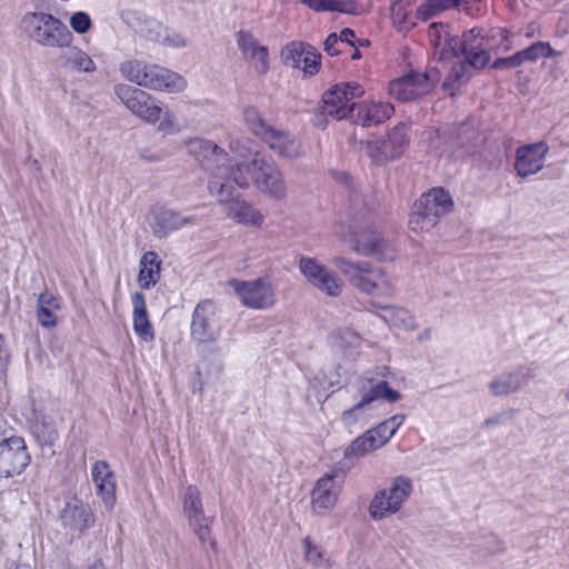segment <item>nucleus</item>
<instances>
[{"instance_id":"obj_31","label":"nucleus","mask_w":569,"mask_h":569,"mask_svg":"<svg viewBox=\"0 0 569 569\" xmlns=\"http://www.w3.org/2000/svg\"><path fill=\"white\" fill-rule=\"evenodd\" d=\"M62 300L52 290L46 289L39 295L37 318L44 328L57 326L58 311L61 309Z\"/></svg>"},{"instance_id":"obj_13","label":"nucleus","mask_w":569,"mask_h":569,"mask_svg":"<svg viewBox=\"0 0 569 569\" xmlns=\"http://www.w3.org/2000/svg\"><path fill=\"white\" fill-rule=\"evenodd\" d=\"M365 89L356 82H341L322 96L321 114L345 119L355 108V99L362 97Z\"/></svg>"},{"instance_id":"obj_64","label":"nucleus","mask_w":569,"mask_h":569,"mask_svg":"<svg viewBox=\"0 0 569 569\" xmlns=\"http://www.w3.org/2000/svg\"><path fill=\"white\" fill-rule=\"evenodd\" d=\"M88 569H104V566L100 560H94Z\"/></svg>"},{"instance_id":"obj_34","label":"nucleus","mask_w":569,"mask_h":569,"mask_svg":"<svg viewBox=\"0 0 569 569\" xmlns=\"http://www.w3.org/2000/svg\"><path fill=\"white\" fill-rule=\"evenodd\" d=\"M66 48L67 50L59 57L62 68L79 73H91L96 71L97 66L86 51L79 47H71V44Z\"/></svg>"},{"instance_id":"obj_62","label":"nucleus","mask_w":569,"mask_h":569,"mask_svg":"<svg viewBox=\"0 0 569 569\" xmlns=\"http://www.w3.org/2000/svg\"><path fill=\"white\" fill-rule=\"evenodd\" d=\"M228 284L234 286V284H263V283H262L261 279H257V280H254L252 282L230 280L228 282Z\"/></svg>"},{"instance_id":"obj_25","label":"nucleus","mask_w":569,"mask_h":569,"mask_svg":"<svg viewBox=\"0 0 569 569\" xmlns=\"http://www.w3.org/2000/svg\"><path fill=\"white\" fill-rule=\"evenodd\" d=\"M92 481L97 493L101 497L107 509H112L116 502V478L113 471L106 461H97L91 469Z\"/></svg>"},{"instance_id":"obj_7","label":"nucleus","mask_w":569,"mask_h":569,"mask_svg":"<svg viewBox=\"0 0 569 569\" xmlns=\"http://www.w3.org/2000/svg\"><path fill=\"white\" fill-rule=\"evenodd\" d=\"M22 30L34 42L48 48H66L73 40L71 31L52 14L44 12L27 13L21 20Z\"/></svg>"},{"instance_id":"obj_60","label":"nucleus","mask_w":569,"mask_h":569,"mask_svg":"<svg viewBox=\"0 0 569 569\" xmlns=\"http://www.w3.org/2000/svg\"><path fill=\"white\" fill-rule=\"evenodd\" d=\"M323 290L328 296H338L340 293L341 287H319Z\"/></svg>"},{"instance_id":"obj_41","label":"nucleus","mask_w":569,"mask_h":569,"mask_svg":"<svg viewBox=\"0 0 569 569\" xmlns=\"http://www.w3.org/2000/svg\"><path fill=\"white\" fill-rule=\"evenodd\" d=\"M305 560L317 569H330L331 562L327 559L320 548L307 537L302 541Z\"/></svg>"},{"instance_id":"obj_16","label":"nucleus","mask_w":569,"mask_h":569,"mask_svg":"<svg viewBox=\"0 0 569 569\" xmlns=\"http://www.w3.org/2000/svg\"><path fill=\"white\" fill-rule=\"evenodd\" d=\"M60 521L69 531L81 535L93 526L94 516L88 503L73 497L61 509Z\"/></svg>"},{"instance_id":"obj_50","label":"nucleus","mask_w":569,"mask_h":569,"mask_svg":"<svg viewBox=\"0 0 569 569\" xmlns=\"http://www.w3.org/2000/svg\"><path fill=\"white\" fill-rule=\"evenodd\" d=\"M161 39L162 40H159L158 43L164 47L179 49L187 46L186 39L180 33L170 30L167 27H164V32L162 33Z\"/></svg>"},{"instance_id":"obj_39","label":"nucleus","mask_w":569,"mask_h":569,"mask_svg":"<svg viewBox=\"0 0 569 569\" xmlns=\"http://www.w3.org/2000/svg\"><path fill=\"white\" fill-rule=\"evenodd\" d=\"M243 118L248 129L261 140L272 128L266 123L260 112L253 107H248L244 109Z\"/></svg>"},{"instance_id":"obj_9","label":"nucleus","mask_w":569,"mask_h":569,"mask_svg":"<svg viewBox=\"0 0 569 569\" xmlns=\"http://www.w3.org/2000/svg\"><path fill=\"white\" fill-rule=\"evenodd\" d=\"M250 167L249 182L267 197L274 200H283L288 196V187L280 167L272 160L259 156L258 152L250 162H243Z\"/></svg>"},{"instance_id":"obj_55","label":"nucleus","mask_w":569,"mask_h":569,"mask_svg":"<svg viewBox=\"0 0 569 569\" xmlns=\"http://www.w3.org/2000/svg\"><path fill=\"white\" fill-rule=\"evenodd\" d=\"M339 44L341 43L339 42L338 34L331 33L323 43V50L330 56H337L341 51Z\"/></svg>"},{"instance_id":"obj_38","label":"nucleus","mask_w":569,"mask_h":569,"mask_svg":"<svg viewBox=\"0 0 569 569\" xmlns=\"http://www.w3.org/2000/svg\"><path fill=\"white\" fill-rule=\"evenodd\" d=\"M435 57L440 61H449L452 58H458L462 54V41L461 38L452 37L448 32H445L442 46L435 48Z\"/></svg>"},{"instance_id":"obj_33","label":"nucleus","mask_w":569,"mask_h":569,"mask_svg":"<svg viewBox=\"0 0 569 569\" xmlns=\"http://www.w3.org/2000/svg\"><path fill=\"white\" fill-rule=\"evenodd\" d=\"M241 302L252 309H264L273 305L274 295L271 287H234Z\"/></svg>"},{"instance_id":"obj_57","label":"nucleus","mask_w":569,"mask_h":569,"mask_svg":"<svg viewBox=\"0 0 569 569\" xmlns=\"http://www.w3.org/2000/svg\"><path fill=\"white\" fill-rule=\"evenodd\" d=\"M356 38V34L353 30L346 28L341 30L340 34L338 36L339 42L347 43L349 46H353V39Z\"/></svg>"},{"instance_id":"obj_19","label":"nucleus","mask_w":569,"mask_h":569,"mask_svg":"<svg viewBox=\"0 0 569 569\" xmlns=\"http://www.w3.org/2000/svg\"><path fill=\"white\" fill-rule=\"evenodd\" d=\"M462 56L475 69L485 68L490 61L489 50L492 48L490 39L483 37L480 30L471 29L461 37Z\"/></svg>"},{"instance_id":"obj_20","label":"nucleus","mask_w":569,"mask_h":569,"mask_svg":"<svg viewBox=\"0 0 569 569\" xmlns=\"http://www.w3.org/2000/svg\"><path fill=\"white\" fill-rule=\"evenodd\" d=\"M549 147L545 142L522 146L517 149L515 169L518 176L526 178L538 173L545 166Z\"/></svg>"},{"instance_id":"obj_54","label":"nucleus","mask_w":569,"mask_h":569,"mask_svg":"<svg viewBox=\"0 0 569 569\" xmlns=\"http://www.w3.org/2000/svg\"><path fill=\"white\" fill-rule=\"evenodd\" d=\"M445 32H448L446 30V26L442 23H431L429 27V37L435 48H439V46H442L443 36Z\"/></svg>"},{"instance_id":"obj_53","label":"nucleus","mask_w":569,"mask_h":569,"mask_svg":"<svg viewBox=\"0 0 569 569\" xmlns=\"http://www.w3.org/2000/svg\"><path fill=\"white\" fill-rule=\"evenodd\" d=\"M252 141L248 138H234L230 141V150L240 158H247L251 153Z\"/></svg>"},{"instance_id":"obj_18","label":"nucleus","mask_w":569,"mask_h":569,"mask_svg":"<svg viewBox=\"0 0 569 569\" xmlns=\"http://www.w3.org/2000/svg\"><path fill=\"white\" fill-rule=\"evenodd\" d=\"M281 56L284 64L301 69L306 74L312 76L319 71L320 54L309 44L290 42L283 48Z\"/></svg>"},{"instance_id":"obj_35","label":"nucleus","mask_w":569,"mask_h":569,"mask_svg":"<svg viewBox=\"0 0 569 569\" xmlns=\"http://www.w3.org/2000/svg\"><path fill=\"white\" fill-rule=\"evenodd\" d=\"M159 272L160 261L158 256L152 251L146 252L140 260V284H156L159 280Z\"/></svg>"},{"instance_id":"obj_5","label":"nucleus","mask_w":569,"mask_h":569,"mask_svg":"<svg viewBox=\"0 0 569 569\" xmlns=\"http://www.w3.org/2000/svg\"><path fill=\"white\" fill-rule=\"evenodd\" d=\"M405 419V415H395L355 438L346 447L342 459L337 462L336 470L346 472L356 465L357 460L382 448L395 436Z\"/></svg>"},{"instance_id":"obj_8","label":"nucleus","mask_w":569,"mask_h":569,"mask_svg":"<svg viewBox=\"0 0 569 569\" xmlns=\"http://www.w3.org/2000/svg\"><path fill=\"white\" fill-rule=\"evenodd\" d=\"M232 183L234 182L229 178L223 181L210 179L208 189L210 194L224 206L227 218L246 227H261L264 222L263 214L250 202L239 196H234Z\"/></svg>"},{"instance_id":"obj_42","label":"nucleus","mask_w":569,"mask_h":569,"mask_svg":"<svg viewBox=\"0 0 569 569\" xmlns=\"http://www.w3.org/2000/svg\"><path fill=\"white\" fill-rule=\"evenodd\" d=\"M472 66L468 62V60H460L458 62H456L452 68H451V71L449 73V76L447 77L446 81L443 82V87L446 89H449V88H456V87H460L462 86L463 83H466L469 78H470V68Z\"/></svg>"},{"instance_id":"obj_1","label":"nucleus","mask_w":569,"mask_h":569,"mask_svg":"<svg viewBox=\"0 0 569 569\" xmlns=\"http://www.w3.org/2000/svg\"><path fill=\"white\" fill-rule=\"evenodd\" d=\"M388 375L389 369L380 367L375 373L367 372L350 386L358 399L340 415V421L346 429L352 430L372 419L375 417V405L378 400L381 399L389 403L400 400L401 395L390 387Z\"/></svg>"},{"instance_id":"obj_4","label":"nucleus","mask_w":569,"mask_h":569,"mask_svg":"<svg viewBox=\"0 0 569 569\" xmlns=\"http://www.w3.org/2000/svg\"><path fill=\"white\" fill-rule=\"evenodd\" d=\"M119 71L129 82L152 91L178 93L187 88V81L181 74L143 60H127L120 64Z\"/></svg>"},{"instance_id":"obj_27","label":"nucleus","mask_w":569,"mask_h":569,"mask_svg":"<svg viewBox=\"0 0 569 569\" xmlns=\"http://www.w3.org/2000/svg\"><path fill=\"white\" fill-rule=\"evenodd\" d=\"M335 478V473H327L316 482L311 496L315 510H328L336 505L339 486L336 483Z\"/></svg>"},{"instance_id":"obj_15","label":"nucleus","mask_w":569,"mask_h":569,"mask_svg":"<svg viewBox=\"0 0 569 569\" xmlns=\"http://www.w3.org/2000/svg\"><path fill=\"white\" fill-rule=\"evenodd\" d=\"M183 512L187 517L189 528L200 542L204 543L209 539L210 519L204 515L200 491L194 486H189L186 489Z\"/></svg>"},{"instance_id":"obj_29","label":"nucleus","mask_w":569,"mask_h":569,"mask_svg":"<svg viewBox=\"0 0 569 569\" xmlns=\"http://www.w3.org/2000/svg\"><path fill=\"white\" fill-rule=\"evenodd\" d=\"M298 268L307 281L313 284H336L337 277L319 260L308 256H301Z\"/></svg>"},{"instance_id":"obj_10","label":"nucleus","mask_w":569,"mask_h":569,"mask_svg":"<svg viewBox=\"0 0 569 569\" xmlns=\"http://www.w3.org/2000/svg\"><path fill=\"white\" fill-rule=\"evenodd\" d=\"M413 489L412 480L407 476L392 478L387 488L378 491L369 506V515L375 520L398 512Z\"/></svg>"},{"instance_id":"obj_2","label":"nucleus","mask_w":569,"mask_h":569,"mask_svg":"<svg viewBox=\"0 0 569 569\" xmlns=\"http://www.w3.org/2000/svg\"><path fill=\"white\" fill-rule=\"evenodd\" d=\"M224 323L226 321L220 317L211 301H201L194 308L190 326V337L198 356L202 360H219L228 353L232 338L220 339ZM229 336H231L230 331Z\"/></svg>"},{"instance_id":"obj_47","label":"nucleus","mask_w":569,"mask_h":569,"mask_svg":"<svg viewBox=\"0 0 569 569\" xmlns=\"http://www.w3.org/2000/svg\"><path fill=\"white\" fill-rule=\"evenodd\" d=\"M158 130L167 134H173L180 131L178 120L170 110H163L161 108L160 120H158Z\"/></svg>"},{"instance_id":"obj_24","label":"nucleus","mask_w":569,"mask_h":569,"mask_svg":"<svg viewBox=\"0 0 569 569\" xmlns=\"http://www.w3.org/2000/svg\"><path fill=\"white\" fill-rule=\"evenodd\" d=\"M194 220V217H186L171 209L160 208L153 213L150 226L153 234L162 239L187 224H193Z\"/></svg>"},{"instance_id":"obj_48","label":"nucleus","mask_w":569,"mask_h":569,"mask_svg":"<svg viewBox=\"0 0 569 569\" xmlns=\"http://www.w3.org/2000/svg\"><path fill=\"white\" fill-rule=\"evenodd\" d=\"M388 139L390 140L392 148L396 149L399 156L403 152L405 148L409 142L405 126L395 127L389 132Z\"/></svg>"},{"instance_id":"obj_17","label":"nucleus","mask_w":569,"mask_h":569,"mask_svg":"<svg viewBox=\"0 0 569 569\" xmlns=\"http://www.w3.org/2000/svg\"><path fill=\"white\" fill-rule=\"evenodd\" d=\"M332 264L350 282L379 284L385 281L382 269L373 267L369 262H353L342 257H336L332 259Z\"/></svg>"},{"instance_id":"obj_30","label":"nucleus","mask_w":569,"mask_h":569,"mask_svg":"<svg viewBox=\"0 0 569 569\" xmlns=\"http://www.w3.org/2000/svg\"><path fill=\"white\" fill-rule=\"evenodd\" d=\"M132 323L134 333L146 342L153 340V328L149 320L144 297L140 292L131 296Z\"/></svg>"},{"instance_id":"obj_12","label":"nucleus","mask_w":569,"mask_h":569,"mask_svg":"<svg viewBox=\"0 0 569 569\" xmlns=\"http://www.w3.org/2000/svg\"><path fill=\"white\" fill-rule=\"evenodd\" d=\"M114 93L128 110L146 122L156 124L160 120V101L147 91L126 83H119L114 86Z\"/></svg>"},{"instance_id":"obj_63","label":"nucleus","mask_w":569,"mask_h":569,"mask_svg":"<svg viewBox=\"0 0 569 569\" xmlns=\"http://www.w3.org/2000/svg\"><path fill=\"white\" fill-rule=\"evenodd\" d=\"M430 339V330L426 329L418 336V341L422 342Z\"/></svg>"},{"instance_id":"obj_59","label":"nucleus","mask_w":569,"mask_h":569,"mask_svg":"<svg viewBox=\"0 0 569 569\" xmlns=\"http://www.w3.org/2000/svg\"><path fill=\"white\" fill-rule=\"evenodd\" d=\"M492 67L495 69H505V68L509 69L508 58H499V59H497L493 62Z\"/></svg>"},{"instance_id":"obj_45","label":"nucleus","mask_w":569,"mask_h":569,"mask_svg":"<svg viewBox=\"0 0 569 569\" xmlns=\"http://www.w3.org/2000/svg\"><path fill=\"white\" fill-rule=\"evenodd\" d=\"M523 62L526 61H536L539 58L551 57L555 51L548 42H536L531 44L529 48L520 51Z\"/></svg>"},{"instance_id":"obj_22","label":"nucleus","mask_w":569,"mask_h":569,"mask_svg":"<svg viewBox=\"0 0 569 569\" xmlns=\"http://www.w3.org/2000/svg\"><path fill=\"white\" fill-rule=\"evenodd\" d=\"M262 141L280 158L297 159L305 154L301 142L289 131L272 127Z\"/></svg>"},{"instance_id":"obj_52","label":"nucleus","mask_w":569,"mask_h":569,"mask_svg":"<svg viewBox=\"0 0 569 569\" xmlns=\"http://www.w3.org/2000/svg\"><path fill=\"white\" fill-rule=\"evenodd\" d=\"M363 152L377 164H383L382 146L380 140L367 141L362 146Z\"/></svg>"},{"instance_id":"obj_23","label":"nucleus","mask_w":569,"mask_h":569,"mask_svg":"<svg viewBox=\"0 0 569 569\" xmlns=\"http://www.w3.org/2000/svg\"><path fill=\"white\" fill-rule=\"evenodd\" d=\"M533 377L535 371L530 368L503 372L492 379L489 390L496 397L509 396L521 390Z\"/></svg>"},{"instance_id":"obj_44","label":"nucleus","mask_w":569,"mask_h":569,"mask_svg":"<svg viewBox=\"0 0 569 569\" xmlns=\"http://www.w3.org/2000/svg\"><path fill=\"white\" fill-rule=\"evenodd\" d=\"M301 2L316 11L348 12V3L345 0H301Z\"/></svg>"},{"instance_id":"obj_14","label":"nucleus","mask_w":569,"mask_h":569,"mask_svg":"<svg viewBox=\"0 0 569 569\" xmlns=\"http://www.w3.org/2000/svg\"><path fill=\"white\" fill-rule=\"evenodd\" d=\"M440 72L431 68L423 73H409L389 84V94L402 102L415 100L427 94L439 81Z\"/></svg>"},{"instance_id":"obj_11","label":"nucleus","mask_w":569,"mask_h":569,"mask_svg":"<svg viewBox=\"0 0 569 569\" xmlns=\"http://www.w3.org/2000/svg\"><path fill=\"white\" fill-rule=\"evenodd\" d=\"M6 422L0 418V478L20 475L30 462L26 442L9 436Z\"/></svg>"},{"instance_id":"obj_26","label":"nucleus","mask_w":569,"mask_h":569,"mask_svg":"<svg viewBox=\"0 0 569 569\" xmlns=\"http://www.w3.org/2000/svg\"><path fill=\"white\" fill-rule=\"evenodd\" d=\"M415 203L417 204V208H421L438 220L453 209V200L451 196L442 188H433L429 190Z\"/></svg>"},{"instance_id":"obj_56","label":"nucleus","mask_w":569,"mask_h":569,"mask_svg":"<svg viewBox=\"0 0 569 569\" xmlns=\"http://www.w3.org/2000/svg\"><path fill=\"white\" fill-rule=\"evenodd\" d=\"M380 142L382 146V156L385 163L388 162L389 160L399 157L398 152L396 151L395 148H392V144L388 138L385 140H380Z\"/></svg>"},{"instance_id":"obj_58","label":"nucleus","mask_w":569,"mask_h":569,"mask_svg":"<svg viewBox=\"0 0 569 569\" xmlns=\"http://www.w3.org/2000/svg\"><path fill=\"white\" fill-rule=\"evenodd\" d=\"M508 63H509V69L516 68V67L522 64L523 59H522L521 52L519 51V52L515 53L513 56L508 57Z\"/></svg>"},{"instance_id":"obj_51","label":"nucleus","mask_w":569,"mask_h":569,"mask_svg":"<svg viewBox=\"0 0 569 569\" xmlns=\"http://www.w3.org/2000/svg\"><path fill=\"white\" fill-rule=\"evenodd\" d=\"M70 26L77 33H86L92 26L88 13L78 11L70 17Z\"/></svg>"},{"instance_id":"obj_36","label":"nucleus","mask_w":569,"mask_h":569,"mask_svg":"<svg viewBox=\"0 0 569 569\" xmlns=\"http://www.w3.org/2000/svg\"><path fill=\"white\" fill-rule=\"evenodd\" d=\"M385 320L397 329L405 331H413L417 328L413 316L402 308H388L386 309Z\"/></svg>"},{"instance_id":"obj_49","label":"nucleus","mask_w":569,"mask_h":569,"mask_svg":"<svg viewBox=\"0 0 569 569\" xmlns=\"http://www.w3.org/2000/svg\"><path fill=\"white\" fill-rule=\"evenodd\" d=\"M481 0H446L449 10L456 9L467 16H475L479 11Z\"/></svg>"},{"instance_id":"obj_61","label":"nucleus","mask_w":569,"mask_h":569,"mask_svg":"<svg viewBox=\"0 0 569 569\" xmlns=\"http://www.w3.org/2000/svg\"><path fill=\"white\" fill-rule=\"evenodd\" d=\"M491 33H492V38L495 37H501L502 39H507L508 38V34L509 32L505 29H500V28H497V29H492L491 30Z\"/></svg>"},{"instance_id":"obj_21","label":"nucleus","mask_w":569,"mask_h":569,"mask_svg":"<svg viewBox=\"0 0 569 569\" xmlns=\"http://www.w3.org/2000/svg\"><path fill=\"white\" fill-rule=\"evenodd\" d=\"M236 42L243 58L250 62L257 73L263 74L268 71V49L267 47L260 44V42L250 31L240 30L236 34Z\"/></svg>"},{"instance_id":"obj_6","label":"nucleus","mask_w":569,"mask_h":569,"mask_svg":"<svg viewBox=\"0 0 569 569\" xmlns=\"http://www.w3.org/2000/svg\"><path fill=\"white\" fill-rule=\"evenodd\" d=\"M376 217L375 207L367 208L365 206L358 210L352 217L348 241L358 253L373 256L382 260L392 259L393 250L389 243L371 228Z\"/></svg>"},{"instance_id":"obj_46","label":"nucleus","mask_w":569,"mask_h":569,"mask_svg":"<svg viewBox=\"0 0 569 569\" xmlns=\"http://www.w3.org/2000/svg\"><path fill=\"white\" fill-rule=\"evenodd\" d=\"M332 343L338 348L358 347L360 337L350 329H343L332 335Z\"/></svg>"},{"instance_id":"obj_37","label":"nucleus","mask_w":569,"mask_h":569,"mask_svg":"<svg viewBox=\"0 0 569 569\" xmlns=\"http://www.w3.org/2000/svg\"><path fill=\"white\" fill-rule=\"evenodd\" d=\"M391 19L393 26L399 31H407L415 26L413 18L409 16V1L408 0H392L391 3Z\"/></svg>"},{"instance_id":"obj_3","label":"nucleus","mask_w":569,"mask_h":569,"mask_svg":"<svg viewBox=\"0 0 569 569\" xmlns=\"http://www.w3.org/2000/svg\"><path fill=\"white\" fill-rule=\"evenodd\" d=\"M188 150L211 172L210 179L223 181L229 178L239 188L249 187L250 167L242 161L231 163L227 152L218 144L196 138L189 142Z\"/></svg>"},{"instance_id":"obj_32","label":"nucleus","mask_w":569,"mask_h":569,"mask_svg":"<svg viewBox=\"0 0 569 569\" xmlns=\"http://www.w3.org/2000/svg\"><path fill=\"white\" fill-rule=\"evenodd\" d=\"M392 113L393 107L388 102H363L359 106L356 122L362 127L377 126L389 119Z\"/></svg>"},{"instance_id":"obj_40","label":"nucleus","mask_w":569,"mask_h":569,"mask_svg":"<svg viewBox=\"0 0 569 569\" xmlns=\"http://www.w3.org/2000/svg\"><path fill=\"white\" fill-rule=\"evenodd\" d=\"M438 221L439 220L432 214L421 208H417V204L415 203L409 219V227L415 232H428L438 223Z\"/></svg>"},{"instance_id":"obj_28","label":"nucleus","mask_w":569,"mask_h":569,"mask_svg":"<svg viewBox=\"0 0 569 569\" xmlns=\"http://www.w3.org/2000/svg\"><path fill=\"white\" fill-rule=\"evenodd\" d=\"M124 20L134 32L144 39L157 43L159 40H162L161 36L164 32V26L156 19L142 12L133 11L128 12Z\"/></svg>"},{"instance_id":"obj_43","label":"nucleus","mask_w":569,"mask_h":569,"mask_svg":"<svg viewBox=\"0 0 569 569\" xmlns=\"http://www.w3.org/2000/svg\"><path fill=\"white\" fill-rule=\"evenodd\" d=\"M448 10L449 8L447 7L446 0H426L417 7L415 18L427 21Z\"/></svg>"}]
</instances>
